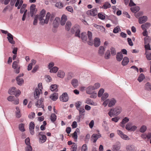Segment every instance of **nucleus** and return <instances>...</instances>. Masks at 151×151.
Returning <instances> with one entry per match:
<instances>
[{"label": "nucleus", "mask_w": 151, "mask_h": 151, "mask_svg": "<svg viewBox=\"0 0 151 151\" xmlns=\"http://www.w3.org/2000/svg\"><path fill=\"white\" fill-rule=\"evenodd\" d=\"M46 11L43 9L39 15V19L40 21V23L41 25H43L45 24H47L49 20L50 22H52L54 19L55 17L53 15H51L49 12H47L45 15Z\"/></svg>", "instance_id": "obj_1"}, {"label": "nucleus", "mask_w": 151, "mask_h": 151, "mask_svg": "<svg viewBox=\"0 0 151 151\" xmlns=\"http://www.w3.org/2000/svg\"><path fill=\"white\" fill-rule=\"evenodd\" d=\"M122 111V108L121 107L117 106L110 109L108 114L110 117H112V116L118 115L121 113Z\"/></svg>", "instance_id": "obj_2"}, {"label": "nucleus", "mask_w": 151, "mask_h": 151, "mask_svg": "<svg viewBox=\"0 0 151 151\" xmlns=\"http://www.w3.org/2000/svg\"><path fill=\"white\" fill-rule=\"evenodd\" d=\"M19 60L14 61L13 62L12 67L14 69V72L16 73H18L20 72V66L18 64Z\"/></svg>", "instance_id": "obj_3"}, {"label": "nucleus", "mask_w": 151, "mask_h": 151, "mask_svg": "<svg viewBox=\"0 0 151 151\" xmlns=\"http://www.w3.org/2000/svg\"><path fill=\"white\" fill-rule=\"evenodd\" d=\"M71 32L73 33H74L75 32V36L80 37V27L78 25H75L74 27H73L71 29Z\"/></svg>", "instance_id": "obj_4"}, {"label": "nucleus", "mask_w": 151, "mask_h": 151, "mask_svg": "<svg viewBox=\"0 0 151 151\" xmlns=\"http://www.w3.org/2000/svg\"><path fill=\"white\" fill-rule=\"evenodd\" d=\"M125 128L128 131H134L136 129L137 127L135 125L132 126V123L129 122L126 124Z\"/></svg>", "instance_id": "obj_5"}, {"label": "nucleus", "mask_w": 151, "mask_h": 151, "mask_svg": "<svg viewBox=\"0 0 151 151\" xmlns=\"http://www.w3.org/2000/svg\"><path fill=\"white\" fill-rule=\"evenodd\" d=\"M109 104L108 106L109 107H111L114 106L117 102L116 99L114 98H111L110 99H108Z\"/></svg>", "instance_id": "obj_6"}, {"label": "nucleus", "mask_w": 151, "mask_h": 151, "mask_svg": "<svg viewBox=\"0 0 151 151\" xmlns=\"http://www.w3.org/2000/svg\"><path fill=\"white\" fill-rule=\"evenodd\" d=\"M86 13L89 16H91L94 17L97 15V10L96 8L87 11Z\"/></svg>", "instance_id": "obj_7"}, {"label": "nucleus", "mask_w": 151, "mask_h": 151, "mask_svg": "<svg viewBox=\"0 0 151 151\" xmlns=\"http://www.w3.org/2000/svg\"><path fill=\"white\" fill-rule=\"evenodd\" d=\"M39 135V142L41 143L44 142L47 139L46 136L43 134L42 132H40Z\"/></svg>", "instance_id": "obj_8"}, {"label": "nucleus", "mask_w": 151, "mask_h": 151, "mask_svg": "<svg viewBox=\"0 0 151 151\" xmlns=\"http://www.w3.org/2000/svg\"><path fill=\"white\" fill-rule=\"evenodd\" d=\"M60 101L63 102L67 101L68 99V97L67 93H64L60 96Z\"/></svg>", "instance_id": "obj_9"}, {"label": "nucleus", "mask_w": 151, "mask_h": 151, "mask_svg": "<svg viewBox=\"0 0 151 151\" xmlns=\"http://www.w3.org/2000/svg\"><path fill=\"white\" fill-rule=\"evenodd\" d=\"M101 137V134L100 133L94 134L91 137V140H93V142L95 143L96 142L97 139Z\"/></svg>", "instance_id": "obj_10"}, {"label": "nucleus", "mask_w": 151, "mask_h": 151, "mask_svg": "<svg viewBox=\"0 0 151 151\" xmlns=\"http://www.w3.org/2000/svg\"><path fill=\"white\" fill-rule=\"evenodd\" d=\"M117 133L120 136L121 138L123 139L127 140L129 139V137L126 135L124 134L121 130H118Z\"/></svg>", "instance_id": "obj_11"}, {"label": "nucleus", "mask_w": 151, "mask_h": 151, "mask_svg": "<svg viewBox=\"0 0 151 151\" xmlns=\"http://www.w3.org/2000/svg\"><path fill=\"white\" fill-rule=\"evenodd\" d=\"M7 38L10 43L12 44H15V42L13 40V36L11 33H8Z\"/></svg>", "instance_id": "obj_12"}, {"label": "nucleus", "mask_w": 151, "mask_h": 151, "mask_svg": "<svg viewBox=\"0 0 151 151\" xmlns=\"http://www.w3.org/2000/svg\"><path fill=\"white\" fill-rule=\"evenodd\" d=\"M35 124L34 122H31L29 125V129L30 131V134L32 135H33L34 134V129L35 127Z\"/></svg>", "instance_id": "obj_13"}, {"label": "nucleus", "mask_w": 151, "mask_h": 151, "mask_svg": "<svg viewBox=\"0 0 151 151\" xmlns=\"http://www.w3.org/2000/svg\"><path fill=\"white\" fill-rule=\"evenodd\" d=\"M105 48L104 47L101 46L99 48L98 53L99 55L101 56H103L104 53Z\"/></svg>", "instance_id": "obj_14"}, {"label": "nucleus", "mask_w": 151, "mask_h": 151, "mask_svg": "<svg viewBox=\"0 0 151 151\" xmlns=\"http://www.w3.org/2000/svg\"><path fill=\"white\" fill-rule=\"evenodd\" d=\"M147 20V17L146 16H143L139 18V22L140 24H142L146 22Z\"/></svg>", "instance_id": "obj_15"}, {"label": "nucleus", "mask_w": 151, "mask_h": 151, "mask_svg": "<svg viewBox=\"0 0 151 151\" xmlns=\"http://www.w3.org/2000/svg\"><path fill=\"white\" fill-rule=\"evenodd\" d=\"M129 121V119L127 117H125L124 118L122 121L120 122V125L123 128H124L125 127V124L127 123Z\"/></svg>", "instance_id": "obj_16"}, {"label": "nucleus", "mask_w": 151, "mask_h": 151, "mask_svg": "<svg viewBox=\"0 0 151 151\" xmlns=\"http://www.w3.org/2000/svg\"><path fill=\"white\" fill-rule=\"evenodd\" d=\"M60 19L58 17H56L53 21V25L54 27H57L59 24Z\"/></svg>", "instance_id": "obj_17"}, {"label": "nucleus", "mask_w": 151, "mask_h": 151, "mask_svg": "<svg viewBox=\"0 0 151 151\" xmlns=\"http://www.w3.org/2000/svg\"><path fill=\"white\" fill-rule=\"evenodd\" d=\"M15 113L16 117L17 118H19L21 116L22 114L21 113L20 110L18 107H16Z\"/></svg>", "instance_id": "obj_18"}, {"label": "nucleus", "mask_w": 151, "mask_h": 151, "mask_svg": "<svg viewBox=\"0 0 151 151\" xmlns=\"http://www.w3.org/2000/svg\"><path fill=\"white\" fill-rule=\"evenodd\" d=\"M36 6L35 4L32 5L30 7V14L31 17H33L35 11Z\"/></svg>", "instance_id": "obj_19"}, {"label": "nucleus", "mask_w": 151, "mask_h": 151, "mask_svg": "<svg viewBox=\"0 0 151 151\" xmlns=\"http://www.w3.org/2000/svg\"><path fill=\"white\" fill-rule=\"evenodd\" d=\"M42 102L43 101L41 99L37 101V102L36 103L35 105L38 107L43 108L44 106Z\"/></svg>", "instance_id": "obj_20"}, {"label": "nucleus", "mask_w": 151, "mask_h": 151, "mask_svg": "<svg viewBox=\"0 0 151 151\" xmlns=\"http://www.w3.org/2000/svg\"><path fill=\"white\" fill-rule=\"evenodd\" d=\"M94 90L92 86H90L86 89V93L88 94H91L93 92V91Z\"/></svg>", "instance_id": "obj_21"}, {"label": "nucleus", "mask_w": 151, "mask_h": 151, "mask_svg": "<svg viewBox=\"0 0 151 151\" xmlns=\"http://www.w3.org/2000/svg\"><path fill=\"white\" fill-rule=\"evenodd\" d=\"M36 61L35 60L32 59L31 60V62L29 63L27 67V70L29 71L31 70L32 67L33 65H35L36 63Z\"/></svg>", "instance_id": "obj_22"}, {"label": "nucleus", "mask_w": 151, "mask_h": 151, "mask_svg": "<svg viewBox=\"0 0 151 151\" xmlns=\"http://www.w3.org/2000/svg\"><path fill=\"white\" fill-rule=\"evenodd\" d=\"M120 148V144L118 143L114 145L112 148L113 151H118L119 150Z\"/></svg>", "instance_id": "obj_23"}, {"label": "nucleus", "mask_w": 151, "mask_h": 151, "mask_svg": "<svg viewBox=\"0 0 151 151\" xmlns=\"http://www.w3.org/2000/svg\"><path fill=\"white\" fill-rule=\"evenodd\" d=\"M67 19V16L65 15H63L62 16L60 22V24L62 25H65Z\"/></svg>", "instance_id": "obj_24"}, {"label": "nucleus", "mask_w": 151, "mask_h": 151, "mask_svg": "<svg viewBox=\"0 0 151 151\" xmlns=\"http://www.w3.org/2000/svg\"><path fill=\"white\" fill-rule=\"evenodd\" d=\"M150 26V24L148 22H147L145 24L141 25V27L143 30H147V29H148Z\"/></svg>", "instance_id": "obj_25"}, {"label": "nucleus", "mask_w": 151, "mask_h": 151, "mask_svg": "<svg viewBox=\"0 0 151 151\" xmlns=\"http://www.w3.org/2000/svg\"><path fill=\"white\" fill-rule=\"evenodd\" d=\"M71 83L73 87L75 88H76L78 85V81L76 79H73L71 81Z\"/></svg>", "instance_id": "obj_26"}, {"label": "nucleus", "mask_w": 151, "mask_h": 151, "mask_svg": "<svg viewBox=\"0 0 151 151\" xmlns=\"http://www.w3.org/2000/svg\"><path fill=\"white\" fill-rule=\"evenodd\" d=\"M123 55L121 53H117L116 55L117 60L118 61H120L123 59Z\"/></svg>", "instance_id": "obj_27"}, {"label": "nucleus", "mask_w": 151, "mask_h": 151, "mask_svg": "<svg viewBox=\"0 0 151 151\" xmlns=\"http://www.w3.org/2000/svg\"><path fill=\"white\" fill-rule=\"evenodd\" d=\"M100 44V40L99 38H95L94 39V45L96 47L99 46Z\"/></svg>", "instance_id": "obj_28"}, {"label": "nucleus", "mask_w": 151, "mask_h": 151, "mask_svg": "<svg viewBox=\"0 0 151 151\" xmlns=\"http://www.w3.org/2000/svg\"><path fill=\"white\" fill-rule=\"evenodd\" d=\"M81 38L83 42H86L87 40L86 33L85 32H83L82 33L81 36Z\"/></svg>", "instance_id": "obj_29"}, {"label": "nucleus", "mask_w": 151, "mask_h": 151, "mask_svg": "<svg viewBox=\"0 0 151 151\" xmlns=\"http://www.w3.org/2000/svg\"><path fill=\"white\" fill-rule=\"evenodd\" d=\"M17 83L19 86L21 85L24 83V80L22 78H19V76H17L16 78Z\"/></svg>", "instance_id": "obj_30"}, {"label": "nucleus", "mask_w": 151, "mask_h": 151, "mask_svg": "<svg viewBox=\"0 0 151 151\" xmlns=\"http://www.w3.org/2000/svg\"><path fill=\"white\" fill-rule=\"evenodd\" d=\"M145 89L148 91H151V84L149 82L147 83L144 86Z\"/></svg>", "instance_id": "obj_31"}, {"label": "nucleus", "mask_w": 151, "mask_h": 151, "mask_svg": "<svg viewBox=\"0 0 151 151\" xmlns=\"http://www.w3.org/2000/svg\"><path fill=\"white\" fill-rule=\"evenodd\" d=\"M129 62V58L127 57L124 58L122 62V64L123 66L126 65Z\"/></svg>", "instance_id": "obj_32"}, {"label": "nucleus", "mask_w": 151, "mask_h": 151, "mask_svg": "<svg viewBox=\"0 0 151 151\" xmlns=\"http://www.w3.org/2000/svg\"><path fill=\"white\" fill-rule=\"evenodd\" d=\"M50 98L53 101L56 100L58 98V94L55 93L52 94L50 96Z\"/></svg>", "instance_id": "obj_33"}, {"label": "nucleus", "mask_w": 151, "mask_h": 151, "mask_svg": "<svg viewBox=\"0 0 151 151\" xmlns=\"http://www.w3.org/2000/svg\"><path fill=\"white\" fill-rule=\"evenodd\" d=\"M57 85L56 84L52 85L50 87V89L52 91H55L57 92L58 91Z\"/></svg>", "instance_id": "obj_34"}, {"label": "nucleus", "mask_w": 151, "mask_h": 151, "mask_svg": "<svg viewBox=\"0 0 151 151\" xmlns=\"http://www.w3.org/2000/svg\"><path fill=\"white\" fill-rule=\"evenodd\" d=\"M40 92L39 89L37 88L35 89L34 92V96L35 99H37L40 96Z\"/></svg>", "instance_id": "obj_35"}, {"label": "nucleus", "mask_w": 151, "mask_h": 151, "mask_svg": "<svg viewBox=\"0 0 151 151\" xmlns=\"http://www.w3.org/2000/svg\"><path fill=\"white\" fill-rule=\"evenodd\" d=\"M65 75V73L62 71L59 70L58 72V76L61 78H63Z\"/></svg>", "instance_id": "obj_36"}, {"label": "nucleus", "mask_w": 151, "mask_h": 151, "mask_svg": "<svg viewBox=\"0 0 151 151\" xmlns=\"http://www.w3.org/2000/svg\"><path fill=\"white\" fill-rule=\"evenodd\" d=\"M16 91V88L15 87H13L11 89H10L8 93L10 95H14Z\"/></svg>", "instance_id": "obj_37"}, {"label": "nucleus", "mask_w": 151, "mask_h": 151, "mask_svg": "<svg viewBox=\"0 0 151 151\" xmlns=\"http://www.w3.org/2000/svg\"><path fill=\"white\" fill-rule=\"evenodd\" d=\"M127 151H135L134 147L133 145H128L127 147Z\"/></svg>", "instance_id": "obj_38"}, {"label": "nucleus", "mask_w": 151, "mask_h": 151, "mask_svg": "<svg viewBox=\"0 0 151 151\" xmlns=\"http://www.w3.org/2000/svg\"><path fill=\"white\" fill-rule=\"evenodd\" d=\"M111 54L109 50H107L105 53L104 55V58L106 59H108L110 58Z\"/></svg>", "instance_id": "obj_39"}, {"label": "nucleus", "mask_w": 151, "mask_h": 151, "mask_svg": "<svg viewBox=\"0 0 151 151\" xmlns=\"http://www.w3.org/2000/svg\"><path fill=\"white\" fill-rule=\"evenodd\" d=\"M140 8L139 6H136L134 7H131L130 9L131 11L133 12L136 13L139 10Z\"/></svg>", "instance_id": "obj_40"}, {"label": "nucleus", "mask_w": 151, "mask_h": 151, "mask_svg": "<svg viewBox=\"0 0 151 151\" xmlns=\"http://www.w3.org/2000/svg\"><path fill=\"white\" fill-rule=\"evenodd\" d=\"M72 24L70 22L68 21L66 24L65 29L67 30H69L70 29V27L71 26Z\"/></svg>", "instance_id": "obj_41"}, {"label": "nucleus", "mask_w": 151, "mask_h": 151, "mask_svg": "<svg viewBox=\"0 0 151 151\" xmlns=\"http://www.w3.org/2000/svg\"><path fill=\"white\" fill-rule=\"evenodd\" d=\"M57 116L55 114H51L50 119L52 122H55Z\"/></svg>", "instance_id": "obj_42"}, {"label": "nucleus", "mask_w": 151, "mask_h": 151, "mask_svg": "<svg viewBox=\"0 0 151 151\" xmlns=\"http://www.w3.org/2000/svg\"><path fill=\"white\" fill-rule=\"evenodd\" d=\"M145 78V77L144 75L142 73H141L139 76L137 80L139 82H140L143 80Z\"/></svg>", "instance_id": "obj_43"}, {"label": "nucleus", "mask_w": 151, "mask_h": 151, "mask_svg": "<svg viewBox=\"0 0 151 151\" xmlns=\"http://www.w3.org/2000/svg\"><path fill=\"white\" fill-rule=\"evenodd\" d=\"M55 6L56 7L59 9H61L63 7V5L60 2H58L56 3L55 4Z\"/></svg>", "instance_id": "obj_44"}, {"label": "nucleus", "mask_w": 151, "mask_h": 151, "mask_svg": "<svg viewBox=\"0 0 151 151\" xmlns=\"http://www.w3.org/2000/svg\"><path fill=\"white\" fill-rule=\"evenodd\" d=\"M146 58L148 60H151V53H148L147 51H146L145 53Z\"/></svg>", "instance_id": "obj_45"}, {"label": "nucleus", "mask_w": 151, "mask_h": 151, "mask_svg": "<svg viewBox=\"0 0 151 151\" xmlns=\"http://www.w3.org/2000/svg\"><path fill=\"white\" fill-rule=\"evenodd\" d=\"M58 68L56 67H54L50 70V72L51 73H56L58 70Z\"/></svg>", "instance_id": "obj_46"}, {"label": "nucleus", "mask_w": 151, "mask_h": 151, "mask_svg": "<svg viewBox=\"0 0 151 151\" xmlns=\"http://www.w3.org/2000/svg\"><path fill=\"white\" fill-rule=\"evenodd\" d=\"M111 7V5L109 3L106 2L102 6V8L104 9L110 8Z\"/></svg>", "instance_id": "obj_47"}, {"label": "nucleus", "mask_w": 151, "mask_h": 151, "mask_svg": "<svg viewBox=\"0 0 151 151\" xmlns=\"http://www.w3.org/2000/svg\"><path fill=\"white\" fill-rule=\"evenodd\" d=\"M97 29L101 31L102 32H105V29L104 27L101 26H96Z\"/></svg>", "instance_id": "obj_48"}, {"label": "nucleus", "mask_w": 151, "mask_h": 151, "mask_svg": "<svg viewBox=\"0 0 151 151\" xmlns=\"http://www.w3.org/2000/svg\"><path fill=\"white\" fill-rule=\"evenodd\" d=\"M147 129V127L145 125L142 126L140 129L139 131L142 133L144 132Z\"/></svg>", "instance_id": "obj_49"}, {"label": "nucleus", "mask_w": 151, "mask_h": 151, "mask_svg": "<svg viewBox=\"0 0 151 151\" xmlns=\"http://www.w3.org/2000/svg\"><path fill=\"white\" fill-rule=\"evenodd\" d=\"M85 103L88 104L90 105H94V103L91 100V99H87L86 100Z\"/></svg>", "instance_id": "obj_50"}, {"label": "nucleus", "mask_w": 151, "mask_h": 151, "mask_svg": "<svg viewBox=\"0 0 151 151\" xmlns=\"http://www.w3.org/2000/svg\"><path fill=\"white\" fill-rule=\"evenodd\" d=\"M19 130L22 132H24L25 129H24V124H21L19 125Z\"/></svg>", "instance_id": "obj_51"}, {"label": "nucleus", "mask_w": 151, "mask_h": 151, "mask_svg": "<svg viewBox=\"0 0 151 151\" xmlns=\"http://www.w3.org/2000/svg\"><path fill=\"white\" fill-rule=\"evenodd\" d=\"M27 5L25 4H23L21 7V9L20 10V12L21 14H22L24 10L25 9V8L26 7Z\"/></svg>", "instance_id": "obj_52"}, {"label": "nucleus", "mask_w": 151, "mask_h": 151, "mask_svg": "<svg viewBox=\"0 0 151 151\" xmlns=\"http://www.w3.org/2000/svg\"><path fill=\"white\" fill-rule=\"evenodd\" d=\"M92 86L95 90L99 88L100 86V84L99 83H95L93 86Z\"/></svg>", "instance_id": "obj_53"}, {"label": "nucleus", "mask_w": 151, "mask_h": 151, "mask_svg": "<svg viewBox=\"0 0 151 151\" xmlns=\"http://www.w3.org/2000/svg\"><path fill=\"white\" fill-rule=\"evenodd\" d=\"M81 104V102L80 101H77L76 103L75 106L77 109L79 110Z\"/></svg>", "instance_id": "obj_54"}, {"label": "nucleus", "mask_w": 151, "mask_h": 151, "mask_svg": "<svg viewBox=\"0 0 151 151\" xmlns=\"http://www.w3.org/2000/svg\"><path fill=\"white\" fill-rule=\"evenodd\" d=\"M109 95L108 93H105L102 96L101 100L103 101L105 100L108 97Z\"/></svg>", "instance_id": "obj_55"}, {"label": "nucleus", "mask_w": 151, "mask_h": 151, "mask_svg": "<svg viewBox=\"0 0 151 151\" xmlns=\"http://www.w3.org/2000/svg\"><path fill=\"white\" fill-rule=\"evenodd\" d=\"M77 148V146L76 144L73 143V145L72 146L71 149V151H76Z\"/></svg>", "instance_id": "obj_56"}, {"label": "nucleus", "mask_w": 151, "mask_h": 151, "mask_svg": "<svg viewBox=\"0 0 151 151\" xmlns=\"http://www.w3.org/2000/svg\"><path fill=\"white\" fill-rule=\"evenodd\" d=\"M32 147L30 145H27V147H25V151H32Z\"/></svg>", "instance_id": "obj_57"}, {"label": "nucleus", "mask_w": 151, "mask_h": 151, "mask_svg": "<svg viewBox=\"0 0 151 151\" xmlns=\"http://www.w3.org/2000/svg\"><path fill=\"white\" fill-rule=\"evenodd\" d=\"M104 92V90L103 88L101 89L98 92V96L99 97H101Z\"/></svg>", "instance_id": "obj_58"}, {"label": "nucleus", "mask_w": 151, "mask_h": 151, "mask_svg": "<svg viewBox=\"0 0 151 151\" xmlns=\"http://www.w3.org/2000/svg\"><path fill=\"white\" fill-rule=\"evenodd\" d=\"M39 15H36L33 22V24L34 25H36L37 24L38 19H39Z\"/></svg>", "instance_id": "obj_59"}, {"label": "nucleus", "mask_w": 151, "mask_h": 151, "mask_svg": "<svg viewBox=\"0 0 151 151\" xmlns=\"http://www.w3.org/2000/svg\"><path fill=\"white\" fill-rule=\"evenodd\" d=\"M119 30H120V28L119 26H117L114 29L113 32L115 33H116L118 32Z\"/></svg>", "instance_id": "obj_60"}, {"label": "nucleus", "mask_w": 151, "mask_h": 151, "mask_svg": "<svg viewBox=\"0 0 151 151\" xmlns=\"http://www.w3.org/2000/svg\"><path fill=\"white\" fill-rule=\"evenodd\" d=\"M110 50L111 51V54L113 55H115L116 54L115 49L114 48L111 47V48Z\"/></svg>", "instance_id": "obj_61"}, {"label": "nucleus", "mask_w": 151, "mask_h": 151, "mask_svg": "<svg viewBox=\"0 0 151 151\" xmlns=\"http://www.w3.org/2000/svg\"><path fill=\"white\" fill-rule=\"evenodd\" d=\"M35 116V113L33 112L30 113L28 115V118L30 119H33Z\"/></svg>", "instance_id": "obj_62"}, {"label": "nucleus", "mask_w": 151, "mask_h": 151, "mask_svg": "<svg viewBox=\"0 0 151 151\" xmlns=\"http://www.w3.org/2000/svg\"><path fill=\"white\" fill-rule=\"evenodd\" d=\"M73 137L74 138L75 141H76L78 138L77 133L76 132H74L72 135Z\"/></svg>", "instance_id": "obj_63"}, {"label": "nucleus", "mask_w": 151, "mask_h": 151, "mask_svg": "<svg viewBox=\"0 0 151 151\" xmlns=\"http://www.w3.org/2000/svg\"><path fill=\"white\" fill-rule=\"evenodd\" d=\"M39 68V66L37 65H36L32 70V72L33 73H35Z\"/></svg>", "instance_id": "obj_64"}]
</instances>
